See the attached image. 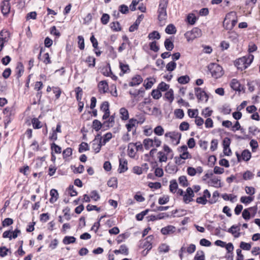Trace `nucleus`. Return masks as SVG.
<instances>
[{
  "label": "nucleus",
  "mask_w": 260,
  "mask_h": 260,
  "mask_svg": "<svg viewBox=\"0 0 260 260\" xmlns=\"http://www.w3.org/2000/svg\"><path fill=\"white\" fill-rule=\"evenodd\" d=\"M202 36V31L198 28H194L191 31L186 32L185 36L188 41H192Z\"/></svg>",
  "instance_id": "nucleus-6"
},
{
  "label": "nucleus",
  "mask_w": 260,
  "mask_h": 260,
  "mask_svg": "<svg viewBox=\"0 0 260 260\" xmlns=\"http://www.w3.org/2000/svg\"><path fill=\"white\" fill-rule=\"evenodd\" d=\"M231 87L232 89H233L234 90L236 91H241V85L239 83V81L236 79H232L231 82Z\"/></svg>",
  "instance_id": "nucleus-24"
},
{
  "label": "nucleus",
  "mask_w": 260,
  "mask_h": 260,
  "mask_svg": "<svg viewBox=\"0 0 260 260\" xmlns=\"http://www.w3.org/2000/svg\"><path fill=\"white\" fill-rule=\"evenodd\" d=\"M178 183L176 180H172L170 182L169 189L171 192L175 193L178 189Z\"/></svg>",
  "instance_id": "nucleus-32"
},
{
  "label": "nucleus",
  "mask_w": 260,
  "mask_h": 260,
  "mask_svg": "<svg viewBox=\"0 0 260 260\" xmlns=\"http://www.w3.org/2000/svg\"><path fill=\"white\" fill-rule=\"evenodd\" d=\"M92 127L95 131H99L102 127L101 122L98 120H94L92 122Z\"/></svg>",
  "instance_id": "nucleus-45"
},
{
  "label": "nucleus",
  "mask_w": 260,
  "mask_h": 260,
  "mask_svg": "<svg viewBox=\"0 0 260 260\" xmlns=\"http://www.w3.org/2000/svg\"><path fill=\"white\" fill-rule=\"evenodd\" d=\"M72 149L70 147H68L64 150L62 152L63 158H66L67 157L71 156L72 154Z\"/></svg>",
  "instance_id": "nucleus-54"
},
{
  "label": "nucleus",
  "mask_w": 260,
  "mask_h": 260,
  "mask_svg": "<svg viewBox=\"0 0 260 260\" xmlns=\"http://www.w3.org/2000/svg\"><path fill=\"white\" fill-rule=\"evenodd\" d=\"M165 99L168 101L170 103H171L174 99V92L173 89H169L165 94Z\"/></svg>",
  "instance_id": "nucleus-29"
},
{
  "label": "nucleus",
  "mask_w": 260,
  "mask_h": 260,
  "mask_svg": "<svg viewBox=\"0 0 260 260\" xmlns=\"http://www.w3.org/2000/svg\"><path fill=\"white\" fill-rule=\"evenodd\" d=\"M176 67V63L174 61L169 62L166 66V69L168 71H173Z\"/></svg>",
  "instance_id": "nucleus-62"
},
{
  "label": "nucleus",
  "mask_w": 260,
  "mask_h": 260,
  "mask_svg": "<svg viewBox=\"0 0 260 260\" xmlns=\"http://www.w3.org/2000/svg\"><path fill=\"white\" fill-rule=\"evenodd\" d=\"M31 123L33 127L35 129H39L42 127V124L41 122L37 118H34L31 120Z\"/></svg>",
  "instance_id": "nucleus-40"
},
{
  "label": "nucleus",
  "mask_w": 260,
  "mask_h": 260,
  "mask_svg": "<svg viewBox=\"0 0 260 260\" xmlns=\"http://www.w3.org/2000/svg\"><path fill=\"white\" fill-rule=\"evenodd\" d=\"M98 87L101 93H105L109 90L108 84L105 80L100 81L98 85Z\"/></svg>",
  "instance_id": "nucleus-15"
},
{
  "label": "nucleus",
  "mask_w": 260,
  "mask_h": 260,
  "mask_svg": "<svg viewBox=\"0 0 260 260\" xmlns=\"http://www.w3.org/2000/svg\"><path fill=\"white\" fill-rule=\"evenodd\" d=\"M155 82L154 78H148L147 81L145 80L144 85L146 89H150Z\"/></svg>",
  "instance_id": "nucleus-35"
},
{
  "label": "nucleus",
  "mask_w": 260,
  "mask_h": 260,
  "mask_svg": "<svg viewBox=\"0 0 260 260\" xmlns=\"http://www.w3.org/2000/svg\"><path fill=\"white\" fill-rule=\"evenodd\" d=\"M100 109L101 111L104 112V114L103 116V119H107L110 115L109 105L108 102H103L101 105Z\"/></svg>",
  "instance_id": "nucleus-11"
},
{
  "label": "nucleus",
  "mask_w": 260,
  "mask_h": 260,
  "mask_svg": "<svg viewBox=\"0 0 260 260\" xmlns=\"http://www.w3.org/2000/svg\"><path fill=\"white\" fill-rule=\"evenodd\" d=\"M45 50H40V58L46 64L51 62L48 53L45 52Z\"/></svg>",
  "instance_id": "nucleus-21"
},
{
  "label": "nucleus",
  "mask_w": 260,
  "mask_h": 260,
  "mask_svg": "<svg viewBox=\"0 0 260 260\" xmlns=\"http://www.w3.org/2000/svg\"><path fill=\"white\" fill-rule=\"evenodd\" d=\"M95 58L93 56H88L86 61L88 63L89 67H94L95 66Z\"/></svg>",
  "instance_id": "nucleus-61"
},
{
  "label": "nucleus",
  "mask_w": 260,
  "mask_h": 260,
  "mask_svg": "<svg viewBox=\"0 0 260 260\" xmlns=\"http://www.w3.org/2000/svg\"><path fill=\"white\" fill-rule=\"evenodd\" d=\"M154 133L155 135L160 136L164 134V129L161 126L158 125L154 129Z\"/></svg>",
  "instance_id": "nucleus-51"
},
{
  "label": "nucleus",
  "mask_w": 260,
  "mask_h": 260,
  "mask_svg": "<svg viewBox=\"0 0 260 260\" xmlns=\"http://www.w3.org/2000/svg\"><path fill=\"white\" fill-rule=\"evenodd\" d=\"M187 113L189 117H194L196 118V117H197L198 115V110L189 109L188 110Z\"/></svg>",
  "instance_id": "nucleus-53"
},
{
  "label": "nucleus",
  "mask_w": 260,
  "mask_h": 260,
  "mask_svg": "<svg viewBox=\"0 0 260 260\" xmlns=\"http://www.w3.org/2000/svg\"><path fill=\"white\" fill-rule=\"evenodd\" d=\"M240 229L239 225H233L228 230V232L234 235V237L238 238L240 235Z\"/></svg>",
  "instance_id": "nucleus-20"
},
{
  "label": "nucleus",
  "mask_w": 260,
  "mask_h": 260,
  "mask_svg": "<svg viewBox=\"0 0 260 260\" xmlns=\"http://www.w3.org/2000/svg\"><path fill=\"white\" fill-rule=\"evenodd\" d=\"M158 158L159 162H166L167 160L168 157L167 154L161 151L158 152Z\"/></svg>",
  "instance_id": "nucleus-49"
},
{
  "label": "nucleus",
  "mask_w": 260,
  "mask_h": 260,
  "mask_svg": "<svg viewBox=\"0 0 260 260\" xmlns=\"http://www.w3.org/2000/svg\"><path fill=\"white\" fill-rule=\"evenodd\" d=\"M51 150L56 153H60L61 152V148L54 143L51 144Z\"/></svg>",
  "instance_id": "nucleus-57"
},
{
  "label": "nucleus",
  "mask_w": 260,
  "mask_h": 260,
  "mask_svg": "<svg viewBox=\"0 0 260 260\" xmlns=\"http://www.w3.org/2000/svg\"><path fill=\"white\" fill-rule=\"evenodd\" d=\"M168 4V0H160L158 9V19L160 22H163L167 19V14L166 9Z\"/></svg>",
  "instance_id": "nucleus-3"
},
{
  "label": "nucleus",
  "mask_w": 260,
  "mask_h": 260,
  "mask_svg": "<svg viewBox=\"0 0 260 260\" xmlns=\"http://www.w3.org/2000/svg\"><path fill=\"white\" fill-rule=\"evenodd\" d=\"M254 58L253 55L249 54L247 55L239 58L235 61V66L237 69L241 71L247 68L251 63Z\"/></svg>",
  "instance_id": "nucleus-1"
},
{
  "label": "nucleus",
  "mask_w": 260,
  "mask_h": 260,
  "mask_svg": "<svg viewBox=\"0 0 260 260\" xmlns=\"http://www.w3.org/2000/svg\"><path fill=\"white\" fill-rule=\"evenodd\" d=\"M107 184L109 187H116L117 185V179L115 178L110 179L108 181Z\"/></svg>",
  "instance_id": "nucleus-64"
},
{
  "label": "nucleus",
  "mask_w": 260,
  "mask_h": 260,
  "mask_svg": "<svg viewBox=\"0 0 260 260\" xmlns=\"http://www.w3.org/2000/svg\"><path fill=\"white\" fill-rule=\"evenodd\" d=\"M176 228L173 225H168L162 228L160 232L162 235H167L173 234L175 232Z\"/></svg>",
  "instance_id": "nucleus-17"
},
{
  "label": "nucleus",
  "mask_w": 260,
  "mask_h": 260,
  "mask_svg": "<svg viewBox=\"0 0 260 260\" xmlns=\"http://www.w3.org/2000/svg\"><path fill=\"white\" fill-rule=\"evenodd\" d=\"M112 137V135L111 133H107L105 134L103 137L100 138V140L102 142L103 145H105L108 142H109Z\"/></svg>",
  "instance_id": "nucleus-25"
},
{
  "label": "nucleus",
  "mask_w": 260,
  "mask_h": 260,
  "mask_svg": "<svg viewBox=\"0 0 260 260\" xmlns=\"http://www.w3.org/2000/svg\"><path fill=\"white\" fill-rule=\"evenodd\" d=\"M236 156L239 161H240L241 159H242L243 160L247 161L250 159L251 154L249 150L248 149H245L242 151L241 155L237 153Z\"/></svg>",
  "instance_id": "nucleus-9"
},
{
  "label": "nucleus",
  "mask_w": 260,
  "mask_h": 260,
  "mask_svg": "<svg viewBox=\"0 0 260 260\" xmlns=\"http://www.w3.org/2000/svg\"><path fill=\"white\" fill-rule=\"evenodd\" d=\"M151 95L153 99L158 100L161 96V93L158 88L157 89H154L152 91Z\"/></svg>",
  "instance_id": "nucleus-48"
},
{
  "label": "nucleus",
  "mask_w": 260,
  "mask_h": 260,
  "mask_svg": "<svg viewBox=\"0 0 260 260\" xmlns=\"http://www.w3.org/2000/svg\"><path fill=\"white\" fill-rule=\"evenodd\" d=\"M253 200V198L251 197L243 196L240 198V202L243 204H248Z\"/></svg>",
  "instance_id": "nucleus-43"
},
{
  "label": "nucleus",
  "mask_w": 260,
  "mask_h": 260,
  "mask_svg": "<svg viewBox=\"0 0 260 260\" xmlns=\"http://www.w3.org/2000/svg\"><path fill=\"white\" fill-rule=\"evenodd\" d=\"M166 32L168 34H173L176 31V27L173 24H169L166 28Z\"/></svg>",
  "instance_id": "nucleus-41"
},
{
  "label": "nucleus",
  "mask_w": 260,
  "mask_h": 260,
  "mask_svg": "<svg viewBox=\"0 0 260 260\" xmlns=\"http://www.w3.org/2000/svg\"><path fill=\"white\" fill-rule=\"evenodd\" d=\"M108 120L107 121H105L104 122V125L107 127H112L114 126L115 123V117L114 115H112L111 116H109L107 118Z\"/></svg>",
  "instance_id": "nucleus-34"
},
{
  "label": "nucleus",
  "mask_w": 260,
  "mask_h": 260,
  "mask_svg": "<svg viewBox=\"0 0 260 260\" xmlns=\"http://www.w3.org/2000/svg\"><path fill=\"white\" fill-rule=\"evenodd\" d=\"M143 82V78L140 75H136L134 77L129 83L130 86H138Z\"/></svg>",
  "instance_id": "nucleus-19"
},
{
  "label": "nucleus",
  "mask_w": 260,
  "mask_h": 260,
  "mask_svg": "<svg viewBox=\"0 0 260 260\" xmlns=\"http://www.w3.org/2000/svg\"><path fill=\"white\" fill-rule=\"evenodd\" d=\"M158 249L160 253H167L169 251L170 247L167 244L163 243L158 247Z\"/></svg>",
  "instance_id": "nucleus-39"
},
{
  "label": "nucleus",
  "mask_w": 260,
  "mask_h": 260,
  "mask_svg": "<svg viewBox=\"0 0 260 260\" xmlns=\"http://www.w3.org/2000/svg\"><path fill=\"white\" fill-rule=\"evenodd\" d=\"M16 70H17L16 75H17V78H19L21 76L22 73L24 72L23 67L21 63H20L18 65V66L17 67V68H16Z\"/></svg>",
  "instance_id": "nucleus-63"
},
{
  "label": "nucleus",
  "mask_w": 260,
  "mask_h": 260,
  "mask_svg": "<svg viewBox=\"0 0 260 260\" xmlns=\"http://www.w3.org/2000/svg\"><path fill=\"white\" fill-rule=\"evenodd\" d=\"M9 32L3 30L0 32V49H2L4 47L5 43L7 42L9 40Z\"/></svg>",
  "instance_id": "nucleus-13"
},
{
  "label": "nucleus",
  "mask_w": 260,
  "mask_h": 260,
  "mask_svg": "<svg viewBox=\"0 0 260 260\" xmlns=\"http://www.w3.org/2000/svg\"><path fill=\"white\" fill-rule=\"evenodd\" d=\"M210 185L215 187L218 188L221 186L220 180L218 177H213L209 182Z\"/></svg>",
  "instance_id": "nucleus-31"
},
{
  "label": "nucleus",
  "mask_w": 260,
  "mask_h": 260,
  "mask_svg": "<svg viewBox=\"0 0 260 260\" xmlns=\"http://www.w3.org/2000/svg\"><path fill=\"white\" fill-rule=\"evenodd\" d=\"M119 166L118 171L120 173H124L128 169L127 161L125 158H120L119 159Z\"/></svg>",
  "instance_id": "nucleus-16"
},
{
  "label": "nucleus",
  "mask_w": 260,
  "mask_h": 260,
  "mask_svg": "<svg viewBox=\"0 0 260 260\" xmlns=\"http://www.w3.org/2000/svg\"><path fill=\"white\" fill-rule=\"evenodd\" d=\"M10 4L8 1H4L1 4V9L4 16L7 15L10 11Z\"/></svg>",
  "instance_id": "nucleus-12"
},
{
  "label": "nucleus",
  "mask_w": 260,
  "mask_h": 260,
  "mask_svg": "<svg viewBox=\"0 0 260 260\" xmlns=\"http://www.w3.org/2000/svg\"><path fill=\"white\" fill-rule=\"evenodd\" d=\"M194 197V192L192 189L188 187L186 189V192L183 195V201L186 203H189L192 201V198Z\"/></svg>",
  "instance_id": "nucleus-10"
},
{
  "label": "nucleus",
  "mask_w": 260,
  "mask_h": 260,
  "mask_svg": "<svg viewBox=\"0 0 260 260\" xmlns=\"http://www.w3.org/2000/svg\"><path fill=\"white\" fill-rule=\"evenodd\" d=\"M186 19H187V22L189 24H190L191 25H193L196 23V22L197 20V18L194 14L189 13L187 15Z\"/></svg>",
  "instance_id": "nucleus-36"
},
{
  "label": "nucleus",
  "mask_w": 260,
  "mask_h": 260,
  "mask_svg": "<svg viewBox=\"0 0 260 260\" xmlns=\"http://www.w3.org/2000/svg\"><path fill=\"white\" fill-rule=\"evenodd\" d=\"M90 198L95 201H98L100 199V196L96 190H93L90 192Z\"/></svg>",
  "instance_id": "nucleus-60"
},
{
  "label": "nucleus",
  "mask_w": 260,
  "mask_h": 260,
  "mask_svg": "<svg viewBox=\"0 0 260 260\" xmlns=\"http://www.w3.org/2000/svg\"><path fill=\"white\" fill-rule=\"evenodd\" d=\"M208 69L212 76L215 79L221 77L223 74L222 68L217 63H210L208 66Z\"/></svg>",
  "instance_id": "nucleus-4"
},
{
  "label": "nucleus",
  "mask_w": 260,
  "mask_h": 260,
  "mask_svg": "<svg viewBox=\"0 0 260 260\" xmlns=\"http://www.w3.org/2000/svg\"><path fill=\"white\" fill-rule=\"evenodd\" d=\"M153 239V236L152 235L149 236L146 238V241H145L144 245H143V248H144L145 249L147 250L146 254H147L148 251H149L152 248L151 241Z\"/></svg>",
  "instance_id": "nucleus-22"
},
{
  "label": "nucleus",
  "mask_w": 260,
  "mask_h": 260,
  "mask_svg": "<svg viewBox=\"0 0 260 260\" xmlns=\"http://www.w3.org/2000/svg\"><path fill=\"white\" fill-rule=\"evenodd\" d=\"M148 38L149 39H157L158 40L160 38V35L158 32L156 31H153V32L150 33L148 35Z\"/></svg>",
  "instance_id": "nucleus-58"
},
{
  "label": "nucleus",
  "mask_w": 260,
  "mask_h": 260,
  "mask_svg": "<svg viewBox=\"0 0 260 260\" xmlns=\"http://www.w3.org/2000/svg\"><path fill=\"white\" fill-rule=\"evenodd\" d=\"M120 117L122 120H127L129 118V113L127 110L123 107L119 110Z\"/></svg>",
  "instance_id": "nucleus-23"
},
{
  "label": "nucleus",
  "mask_w": 260,
  "mask_h": 260,
  "mask_svg": "<svg viewBox=\"0 0 260 260\" xmlns=\"http://www.w3.org/2000/svg\"><path fill=\"white\" fill-rule=\"evenodd\" d=\"M102 146H103V144H102V142L100 140H98L97 138H95L92 141V148L96 153L100 152Z\"/></svg>",
  "instance_id": "nucleus-18"
},
{
  "label": "nucleus",
  "mask_w": 260,
  "mask_h": 260,
  "mask_svg": "<svg viewBox=\"0 0 260 260\" xmlns=\"http://www.w3.org/2000/svg\"><path fill=\"white\" fill-rule=\"evenodd\" d=\"M195 94L199 102H207L208 100V96L207 93L200 87L194 88Z\"/></svg>",
  "instance_id": "nucleus-8"
},
{
  "label": "nucleus",
  "mask_w": 260,
  "mask_h": 260,
  "mask_svg": "<svg viewBox=\"0 0 260 260\" xmlns=\"http://www.w3.org/2000/svg\"><path fill=\"white\" fill-rule=\"evenodd\" d=\"M169 85L166 84L164 82H161L158 85L157 88L160 90V91H168L169 88Z\"/></svg>",
  "instance_id": "nucleus-42"
},
{
  "label": "nucleus",
  "mask_w": 260,
  "mask_h": 260,
  "mask_svg": "<svg viewBox=\"0 0 260 260\" xmlns=\"http://www.w3.org/2000/svg\"><path fill=\"white\" fill-rule=\"evenodd\" d=\"M203 171V168L201 167H198L197 168L189 167L187 169V174L190 176H194L197 174H201Z\"/></svg>",
  "instance_id": "nucleus-14"
},
{
  "label": "nucleus",
  "mask_w": 260,
  "mask_h": 260,
  "mask_svg": "<svg viewBox=\"0 0 260 260\" xmlns=\"http://www.w3.org/2000/svg\"><path fill=\"white\" fill-rule=\"evenodd\" d=\"M143 145L146 149H149L153 146V142L152 139H145L143 140Z\"/></svg>",
  "instance_id": "nucleus-37"
},
{
  "label": "nucleus",
  "mask_w": 260,
  "mask_h": 260,
  "mask_svg": "<svg viewBox=\"0 0 260 260\" xmlns=\"http://www.w3.org/2000/svg\"><path fill=\"white\" fill-rule=\"evenodd\" d=\"M137 124V120L134 118H131L129 119L128 123H127L125 125L128 132H129L132 131V129L136 126Z\"/></svg>",
  "instance_id": "nucleus-26"
},
{
  "label": "nucleus",
  "mask_w": 260,
  "mask_h": 260,
  "mask_svg": "<svg viewBox=\"0 0 260 260\" xmlns=\"http://www.w3.org/2000/svg\"><path fill=\"white\" fill-rule=\"evenodd\" d=\"M257 208L256 206L249 207L245 209L242 212V217L245 220H248L251 217H254L257 212Z\"/></svg>",
  "instance_id": "nucleus-7"
},
{
  "label": "nucleus",
  "mask_w": 260,
  "mask_h": 260,
  "mask_svg": "<svg viewBox=\"0 0 260 260\" xmlns=\"http://www.w3.org/2000/svg\"><path fill=\"white\" fill-rule=\"evenodd\" d=\"M89 146L87 143L85 142H82L79 145V152L80 153L83 152V151L88 150Z\"/></svg>",
  "instance_id": "nucleus-55"
},
{
  "label": "nucleus",
  "mask_w": 260,
  "mask_h": 260,
  "mask_svg": "<svg viewBox=\"0 0 260 260\" xmlns=\"http://www.w3.org/2000/svg\"><path fill=\"white\" fill-rule=\"evenodd\" d=\"M76 241V238L73 236H67L64 237L62 240V242L65 245H68L72 243H75Z\"/></svg>",
  "instance_id": "nucleus-33"
},
{
  "label": "nucleus",
  "mask_w": 260,
  "mask_h": 260,
  "mask_svg": "<svg viewBox=\"0 0 260 260\" xmlns=\"http://www.w3.org/2000/svg\"><path fill=\"white\" fill-rule=\"evenodd\" d=\"M240 249L244 250H249L251 249V245L249 243L241 242L240 244Z\"/></svg>",
  "instance_id": "nucleus-50"
},
{
  "label": "nucleus",
  "mask_w": 260,
  "mask_h": 260,
  "mask_svg": "<svg viewBox=\"0 0 260 260\" xmlns=\"http://www.w3.org/2000/svg\"><path fill=\"white\" fill-rule=\"evenodd\" d=\"M178 82L182 84L187 83L189 81V78L188 76H182L178 78Z\"/></svg>",
  "instance_id": "nucleus-44"
},
{
  "label": "nucleus",
  "mask_w": 260,
  "mask_h": 260,
  "mask_svg": "<svg viewBox=\"0 0 260 260\" xmlns=\"http://www.w3.org/2000/svg\"><path fill=\"white\" fill-rule=\"evenodd\" d=\"M237 22L236 13L232 11L228 13L223 22V26L227 29H232Z\"/></svg>",
  "instance_id": "nucleus-2"
},
{
  "label": "nucleus",
  "mask_w": 260,
  "mask_h": 260,
  "mask_svg": "<svg viewBox=\"0 0 260 260\" xmlns=\"http://www.w3.org/2000/svg\"><path fill=\"white\" fill-rule=\"evenodd\" d=\"M102 73L105 76H110L112 74L109 64H107L102 69Z\"/></svg>",
  "instance_id": "nucleus-30"
},
{
  "label": "nucleus",
  "mask_w": 260,
  "mask_h": 260,
  "mask_svg": "<svg viewBox=\"0 0 260 260\" xmlns=\"http://www.w3.org/2000/svg\"><path fill=\"white\" fill-rule=\"evenodd\" d=\"M254 174L249 171H247L243 174V178L245 180H250L253 178Z\"/></svg>",
  "instance_id": "nucleus-52"
},
{
  "label": "nucleus",
  "mask_w": 260,
  "mask_h": 260,
  "mask_svg": "<svg viewBox=\"0 0 260 260\" xmlns=\"http://www.w3.org/2000/svg\"><path fill=\"white\" fill-rule=\"evenodd\" d=\"M179 183L180 185L183 187H186L188 185V183L185 176H181L178 178Z\"/></svg>",
  "instance_id": "nucleus-38"
},
{
  "label": "nucleus",
  "mask_w": 260,
  "mask_h": 260,
  "mask_svg": "<svg viewBox=\"0 0 260 260\" xmlns=\"http://www.w3.org/2000/svg\"><path fill=\"white\" fill-rule=\"evenodd\" d=\"M76 98L78 102L81 100L82 96V89L80 87H78L75 89Z\"/></svg>",
  "instance_id": "nucleus-46"
},
{
  "label": "nucleus",
  "mask_w": 260,
  "mask_h": 260,
  "mask_svg": "<svg viewBox=\"0 0 260 260\" xmlns=\"http://www.w3.org/2000/svg\"><path fill=\"white\" fill-rule=\"evenodd\" d=\"M165 136L167 138H170L172 144L176 146L180 143L181 134L178 132L173 131L166 133Z\"/></svg>",
  "instance_id": "nucleus-5"
},
{
  "label": "nucleus",
  "mask_w": 260,
  "mask_h": 260,
  "mask_svg": "<svg viewBox=\"0 0 260 260\" xmlns=\"http://www.w3.org/2000/svg\"><path fill=\"white\" fill-rule=\"evenodd\" d=\"M212 110H210L209 108L207 107L203 110L202 115L205 118L208 117L212 115Z\"/></svg>",
  "instance_id": "nucleus-56"
},
{
  "label": "nucleus",
  "mask_w": 260,
  "mask_h": 260,
  "mask_svg": "<svg viewBox=\"0 0 260 260\" xmlns=\"http://www.w3.org/2000/svg\"><path fill=\"white\" fill-rule=\"evenodd\" d=\"M13 223V220L10 218H6L2 221L3 227L8 226Z\"/></svg>",
  "instance_id": "nucleus-59"
},
{
  "label": "nucleus",
  "mask_w": 260,
  "mask_h": 260,
  "mask_svg": "<svg viewBox=\"0 0 260 260\" xmlns=\"http://www.w3.org/2000/svg\"><path fill=\"white\" fill-rule=\"evenodd\" d=\"M194 260H205V255L203 251H198L194 256Z\"/></svg>",
  "instance_id": "nucleus-47"
},
{
  "label": "nucleus",
  "mask_w": 260,
  "mask_h": 260,
  "mask_svg": "<svg viewBox=\"0 0 260 260\" xmlns=\"http://www.w3.org/2000/svg\"><path fill=\"white\" fill-rule=\"evenodd\" d=\"M50 194L51 196V198L49 200L50 202L51 203H54L57 201L58 199V193L57 192V191L55 189H52L50 190Z\"/></svg>",
  "instance_id": "nucleus-27"
},
{
  "label": "nucleus",
  "mask_w": 260,
  "mask_h": 260,
  "mask_svg": "<svg viewBox=\"0 0 260 260\" xmlns=\"http://www.w3.org/2000/svg\"><path fill=\"white\" fill-rule=\"evenodd\" d=\"M119 67L122 72L120 73V75H123L125 73H127L129 72V66L127 64L123 63L122 62H119Z\"/></svg>",
  "instance_id": "nucleus-28"
}]
</instances>
